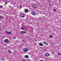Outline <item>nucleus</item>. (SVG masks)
I'll use <instances>...</instances> for the list:
<instances>
[{
  "instance_id": "b1692460",
  "label": "nucleus",
  "mask_w": 61,
  "mask_h": 61,
  "mask_svg": "<svg viewBox=\"0 0 61 61\" xmlns=\"http://www.w3.org/2000/svg\"><path fill=\"white\" fill-rule=\"evenodd\" d=\"M15 37H14L13 38H13L15 39Z\"/></svg>"
},
{
  "instance_id": "4be33fe9",
  "label": "nucleus",
  "mask_w": 61,
  "mask_h": 61,
  "mask_svg": "<svg viewBox=\"0 0 61 61\" xmlns=\"http://www.w3.org/2000/svg\"><path fill=\"white\" fill-rule=\"evenodd\" d=\"M22 6H20V8H21V7Z\"/></svg>"
},
{
  "instance_id": "6ab92c4d",
  "label": "nucleus",
  "mask_w": 61,
  "mask_h": 61,
  "mask_svg": "<svg viewBox=\"0 0 61 61\" xmlns=\"http://www.w3.org/2000/svg\"><path fill=\"white\" fill-rule=\"evenodd\" d=\"M5 5H7V2H5Z\"/></svg>"
},
{
  "instance_id": "f8f14e48",
  "label": "nucleus",
  "mask_w": 61,
  "mask_h": 61,
  "mask_svg": "<svg viewBox=\"0 0 61 61\" xmlns=\"http://www.w3.org/2000/svg\"><path fill=\"white\" fill-rule=\"evenodd\" d=\"M32 7H33V8H36V7L35 6H34V5H32Z\"/></svg>"
},
{
  "instance_id": "f03ea898",
  "label": "nucleus",
  "mask_w": 61,
  "mask_h": 61,
  "mask_svg": "<svg viewBox=\"0 0 61 61\" xmlns=\"http://www.w3.org/2000/svg\"><path fill=\"white\" fill-rule=\"evenodd\" d=\"M4 42L5 43H10V41L7 39H5Z\"/></svg>"
},
{
  "instance_id": "c85d7f7f",
  "label": "nucleus",
  "mask_w": 61,
  "mask_h": 61,
  "mask_svg": "<svg viewBox=\"0 0 61 61\" xmlns=\"http://www.w3.org/2000/svg\"><path fill=\"white\" fill-rule=\"evenodd\" d=\"M1 11V10H0V12Z\"/></svg>"
},
{
  "instance_id": "393cba45",
  "label": "nucleus",
  "mask_w": 61,
  "mask_h": 61,
  "mask_svg": "<svg viewBox=\"0 0 61 61\" xmlns=\"http://www.w3.org/2000/svg\"><path fill=\"white\" fill-rule=\"evenodd\" d=\"M51 0H48V1H51Z\"/></svg>"
},
{
  "instance_id": "f3484780",
  "label": "nucleus",
  "mask_w": 61,
  "mask_h": 61,
  "mask_svg": "<svg viewBox=\"0 0 61 61\" xmlns=\"http://www.w3.org/2000/svg\"><path fill=\"white\" fill-rule=\"evenodd\" d=\"M1 60H2L3 61H4V60H5V59H4L3 58H2Z\"/></svg>"
},
{
  "instance_id": "2eb2a0df",
  "label": "nucleus",
  "mask_w": 61,
  "mask_h": 61,
  "mask_svg": "<svg viewBox=\"0 0 61 61\" xmlns=\"http://www.w3.org/2000/svg\"><path fill=\"white\" fill-rule=\"evenodd\" d=\"M49 37H54V36H53L52 35L49 36Z\"/></svg>"
},
{
  "instance_id": "aec40b11",
  "label": "nucleus",
  "mask_w": 61,
  "mask_h": 61,
  "mask_svg": "<svg viewBox=\"0 0 61 61\" xmlns=\"http://www.w3.org/2000/svg\"><path fill=\"white\" fill-rule=\"evenodd\" d=\"M21 29H24V28H23L22 27L21 28Z\"/></svg>"
},
{
  "instance_id": "f257e3e1",
  "label": "nucleus",
  "mask_w": 61,
  "mask_h": 61,
  "mask_svg": "<svg viewBox=\"0 0 61 61\" xmlns=\"http://www.w3.org/2000/svg\"><path fill=\"white\" fill-rule=\"evenodd\" d=\"M23 50L25 52H26L29 51V50L27 48H25L23 49Z\"/></svg>"
},
{
  "instance_id": "dca6fc26",
  "label": "nucleus",
  "mask_w": 61,
  "mask_h": 61,
  "mask_svg": "<svg viewBox=\"0 0 61 61\" xmlns=\"http://www.w3.org/2000/svg\"><path fill=\"white\" fill-rule=\"evenodd\" d=\"M26 28V26H24V27H23V28L24 29H25Z\"/></svg>"
},
{
  "instance_id": "bb28decb",
  "label": "nucleus",
  "mask_w": 61,
  "mask_h": 61,
  "mask_svg": "<svg viewBox=\"0 0 61 61\" xmlns=\"http://www.w3.org/2000/svg\"><path fill=\"white\" fill-rule=\"evenodd\" d=\"M23 61H25V60H24Z\"/></svg>"
},
{
  "instance_id": "ddd939ff",
  "label": "nucleus",
  "mask_w": 61,
  "mask_h": 61,
  "mask_svg": "<svg viewBox=\"0 0 61 61\" xmlns=\"http://www.w3.org/2000/svg\"><path fill=\"white\" fill-rule=\"evenodd\" d=\"M8 52L10 53H11V51L10 50H8Z\"/></svg>"
},
{
  "instance_id": "a878e982",
  "label": "nucleus",
  "mask_w": 61,
  "mask_h": 61,
  "mask_svg": "<svg viewBox=\"0 0 61 61\" xmlns=\"http://www.w3.org/2000/svg\"><path fill=\"white\" fill-rule=\"evenodd\" d=\"M40 61H43V60H41Z\"/></svg>"
},
{
  "instance_id": "4468645a",
  "label": "nucleus",
  "mask_w": 61,
  "mask_h": 61,
  "mask_svg": "<svg viewBox=\"0 0 61 61\" xmlns=\"http://www.w3.org/2000/svg\"><path fill=\"white\" fill-rule=\"evenodd\" d=\"M29 56L28 55H26L25 56V57L26 58H28Z\"/></svg>"
},
{
  "instance_id": "412c9836",
  "label": "nucleus",
  "mask_w": 61,
  "mask_h": 61,
  "mask_svg": "<svg viewBox=\"0 0 61 61\" xmlns=\"http://www.w3.org/2000/svg\"><path fill=\"white\" fill-rule=\"evenodd\" d=\"M54 11L55 12L56 11V9H54Z\"/></svg>"
},
{
  "instance_id": "7ed1b4c3",
  "label": "nucleus",
  "mask_w": 61,
  "mask_h": 61,
  "mask_svg": "<svg viewBox=\"0 0 61 61\" xmlns=\"http://www.w3.org/2000/svg\"><path fill=\"white\" fill-rule=\"evenodd\" d=\"M45 56L47 57H48V56H50V54L48 53H46L45 54Z\"/></svg>"
},
{
  "instance_id": "39448f33",
  "label": "nucleus",
  "mask_w": 61,
  "mask_h": 61,
  "mask_svg": "<svg viewBox=\"0 0 61 61\" xmlns=\"http://www.w3.org/2000/svg\"><path fill=\"white\" fill-rule=\"evenodd\" d=\"M20 16L22 17H25V15L24 14H20Z\"/></svg>"
},
{
  "instance_id": "1a4fd4ad",
  "label": "nucleus",
  "mask_w": 61,
  "mask_h": 61,
  "mask_svg": "<svg viewBox=\"0 0 61 61\" xmlns=\"http://www.w3.org/2000/svg\"><path fill=\"white\" fill-rule=\"evenodd\" d=\"M43 43H44V45H46V46H48V43H46V42H43Z\"/></svg>"
},
{
  "instance_id": "0eeeda50",
  "label": "nucleus",
  "mask_w": 61,
  "mask_h": 61,
  "mask_svg": "<svg viewBox=\"0 0 61 61\" xmlns=\"http://www.w3.org/2000/svg\"><path fill=\"white\" fill-rule=\"evenodd\" d=\"M5 33H7V34H8H8H9V35H10V34H12V33H11V31L8 32L7 31H6Z\"/></svg>"
},
{
  "instance_id": "5701e85b",
  "label": "nucleus",
  "mask_w": 61,
  "mask_h": 61,
  "mask_svg": "<svg viewBox=\"0 0 61 61\" xmlns=\"http://www.w3.org/2000/svg\"><path fill=\"white\" fill-rule=\"evenodd\" d=\"M58 55H60V54L59 53H58Z\"/></svg>"
},
{
  "instance_id": "9d476101",
  "label": "nucleus",
  "mask_w": 61,
  "mask_h": 61,
  "mask_svg": "<svg viewBox=\"0 0 61 61\" xmlns=\"http://www.w3.org/2000/svg\"><path fill=\"white\" fill-rule=\"evenodd\" d=\"M40 46H43V45L42 43H40L39 44Z\"/></svg>"
},
{
  "instance_id": "cd10ccee",
  "label": "nucleus",
  "mask_w": 61,
  "mask_h": 61,
  "mask_svg": "<svg viewBox=\"0 0 61 61\" xmlns=\"http://www.w3.org/2000/svg\"><path fill=\"white\" fill-rule=\"evenodd\" d=\"M1 28H0V30H1Z\"/></svg>"
},
{
  "instance_id": "423d86ee",
  "label": "nucleus",
  "mask_w": 61,
  "mask_h": 61,
  "mask_svg": "<svg viewBox=\"0 0 61 61\" xmlns=\"http://www.w3.org/2000/svg\"><path fill=\"white\" fill-rule=\"evenodd\" d=\"M26 32L25 31H21L20 32V34H26Z\"/></svg>"
},
{
  "instance_id": "9b49d317",
  "label": "nucleus",
  "mask_w": 61,
  "mask_h": 61,
  "mask_svg": "<svg viewBox=\"0 0 61 61\" xmlns=\"http://www.w3.org/2000/svg\"><path fill=\"white\" fill-rule=\"evenodd\" d=\"M0 18L1 19H3L4 17H3V16L0 15Z\"/></svg>"
},
{
  "instance_id": "6e6552de",
  "label": "nucleus",
  "mask_w": 61,
  "mask_h": 61,
  "mask_svg": "<svg viewBox=\"0 0 61 61\" xmlns=\"http://www.w3.org/2000/svg\"><path fill=\"white\" fill-rule=\"evenodd\" d=\"M25 13H27L28 12V10L27 9H25Z\"/></svg>"
},
{
  "instance_id": "a211bd4d",
  "label": "nucleus",
  "mask_w": 61,
  "mask_h": 61,
  "mask_svg": "<svg viewBox=\"0 0 61 61\" xmlns=\"http://www.w3.org/2000/svg\"><path fill=\"white\" fill-rule=\"evenodd\" d=\"M0 8H3V6H2V5H1L0 6Z\"/></svg>"
},
{
  "instance_id": "20e7f679",
  "label": "nucleus",
  "mask_w": 61,
  "mask_h": 61,
  "mask_svg": "<svg viewBox=\"0 0 61 61\" xmlns=\"http://www.w3.org/2000/svg\"><path fill=\"white\" fill-rule=\"evenodd\" d=\"M31 14L33 15H36V12L34 11L32 12H31Z\"/></svg>"
}]
</instances>
